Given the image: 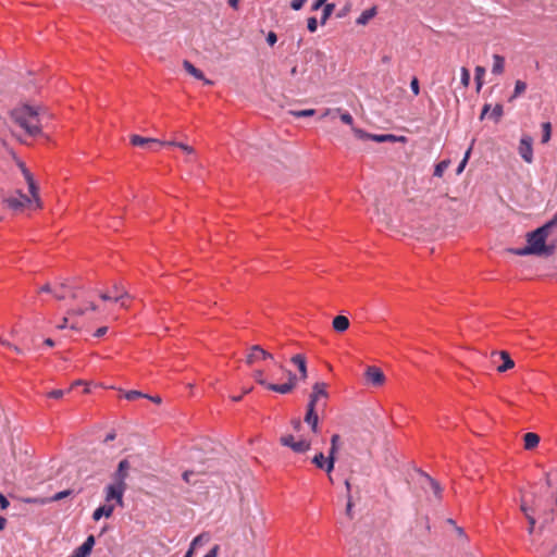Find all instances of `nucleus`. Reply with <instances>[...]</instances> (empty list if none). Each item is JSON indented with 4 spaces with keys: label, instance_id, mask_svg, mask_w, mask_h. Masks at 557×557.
Returning <instances> with one entry per match:
<instances>
[{
    "label": "nucleus",
    "instance_id": "obj_64",
    "mask_svg": "<svg viewBox=\"0 0 557 557\" xmlns=\"http://www.w3.org/2000/svg\"><path fill=\"white\" fill-rule=\"evenodd\" d=\"M194 475V472L193 471H185L183 473V479L186 481V482H190V476Z\"/></svg>",
    "mask_w": 557,
    "mask_h": 557
},
{
    "label": "nucleus",
    "instance_id": "obj_5",
    "mask_svg": "<svg viewBox=\"0 0 557 557\" xmlns=\"http://www.w3.org/2000/svg\"><path fill=\"white\" fill-rule=\"evenodd\" d=\"M126 488H123L122 486L114 485V484H108L104 488V498L106 504H114L115 506L123 507V496Z\"/></svg>",
    "mask_w": 557,
    "mask_h": 557
},
{
    "label": "nucleus",
    "instance_id": "obj_46",
    "mask_svg": "<svg viewBox=\"0 0 557 557\" xmlns=\"http://www.w3.org/2000/svg\"><path fill=\"white\" fill-rule=\"evenodd\" d=\"M334 465H335V457L327 456L323 469H325V471L330 474L334 469Z\"/></svg>",
    "mask_w": 557,
    "mask_h": 557
},
{
    "label": "nucleus",
    "instance_id": "obj_57",
    "mask_svg": "<svg viewBox=\"0 0 557 557\" xmlns=\"http://www.w3.org/2000/svg\"><path fill=\"white\" fill-rule=\"evenodd\" d=\"M107 332H108V327H107V326H101V327H99V329L95 332L94 336H95V337H102L103 335H106V333H107Z\"/></svg>",
    "mask_w": 557,
    "mask_h": 557
},
{
    "label": "nucleus",
    "instance_id": "obj_16",
    "mask_svg": "<svg viewBox=\"0 0 557 557\" xmlns=\"http://www.w3.org/2000/svg\"><path fill=\"white\" fill-rule=\"evenodd\" d=\"M292 362L298 368L300 372V379L305 380L307 377V362L302 355H295L292 358Z\"/></svg>",
    "mask_w": 557,
    "mask_h": 557
},
{
    "label": "nucleus",
    "instance_id": "obj_20",
    "mask_svg": "<svg viewBox=\"0 0 557 557\" xmlns=\"http://www.w3.org/2000/svg\"><path fill=\"white\" fill-rule=\"evenodd\" d=\"M376 14V9L373 7V8H370L368 10H364L360 16L357 18V24L358 25H366L371 18H373Z\"/></svg>",
    "mask_w": 557,
    "mask_h": 557
},
{
    "label": "nucleus",
    "instance_id": "obj_43",
    "mask_svg": "<svg viewBox=\"0 0 557 557\" xmlns=\"http://www.w3.org/2000/svg\"><path fill=\"white\" fill-rule=\"evenodd\" d=\"M297 442V440H295V437L293 435H285V436H282L281 437V444L283 446H287L292 449L293 445H295V443Z\"/></svg>",
    "mask_w": 557,
    "mask_h": 557
},
{
    "label": "nucleus",
    "instance_id": "obj_24",
    "mask_svg": "<svg viewBox=\"0 0 557 557\" xmlns=\"http://www.w3.org/2000/svg\"><path fill=\"white\" fill-rule=\"evenodd\" d=\"M183 65L186 72L195 78L205 79L203 73L199 69L195 67L189 61H184Z\"/></svg>",
    "mask_w": 557,
    "mask_h": 557
},
{
    "label": "nucleus",
    "instance_id": "obj_21",
    "mask_svg": "<svg viewBox=\"0 0 557 557\" xmlns=\"http://www.w3.org/2000/svg\"><path fill=\"white\" fill-rule=\"evenodd\" d=\"M311 442L305 438L298 440L295 445H293L292 450L298 454L306 453L310 449Z\"/></svg>",
    "mask_w": 557,
    "mask_h": 557
},
{
    "label": "nucleus",
    "instance_id": "obj_30",
    "mask_svg": "<svg viewBox=\"0 0 557 557\" xmlns=\"http://www.w3.org/2000/svg\"><path fill=\"white\" fill-rule=\"evenodd\" d=\"M542 129H543V134H542V143L543 144H546L549 141L550 139V136H552V125L549 122H545L542 124Z\"/></svg>",
    "mask_w": 557,
    "mask_h": 557
},
{
    "label": "nucleus",
    "instance_id": "obj_35",
    "mask_svg": "<svg viewBox=\"0 0 557 557\" xmlns=\"http://www.w3.org/2000/svg\"><path fill=\"white\" fill-rule=\"evenodd\" d=\"M503 114H504V108H503V106H502V104H496V106L493 108V110H492V112H491L490 117H491V119H493V120H495L496 122H498V121H499V119L503 116Z\"/></svg>",
    "mask_w": 557,
    "mask_h": 557
},
{
    "label": "nucleus",
    "instance_id": "obj_45",
    "mask_svg": "<svg viewBox=\"0 0 557 557\" xmlns=\"http://www.w3.org/2000/svg\"><path fill=\"white\" fill-rule=\"evenodd\" d=\"M67 284H62L60 289H54L52 292L53 296L57 298V299H64L66 297V293H65V289L67 288Z\"/></svg>",
    "mask_w": 557,
    "mask_h": 557
},
{
    "label": "nucleus",
    "instance_id": "obj_63",
    "mask_svg": "<svg viewBox=\"0 0 557 557\" xmlns=\"http://www.w3.org/2000/svg\"><path fill=\"white\" fill-rule=\"evenodd\" d=\"M292 423H293V428H294L295 431H299L300 430L301 421L299 419L294 420Z\"/></svg>",
    "mask_w": 557,
    "mask_h": 557
},
{
    "label": "nucleus",
    "instance_id": "obj_4",
    "mask_svg": "<svg viewBox=\"0 0 557 557\" xmlns=\"http://www.w3.org/2000/svg\"><path fill=\"white\" fill-rule=\"evenodd\" d=\"M327 385L324 382H318L312 386V393L309 396V401L307 405L313 407H320L324 409L326 407L325 399L327 398Z\"/></svg>",
    "mask_w": 557,
    "mask_h": 557
},
{
    "label": "nucleus",
    "instance_id": "obj_40",
    "mask_svg": "<svg viewBox=\"0 0 557 557\" xmlns=\"http://www.w3.org/2000/svg\"><path fill=\"white\" fill-rule=\"evenodd\" d=\"M253 379L256 380L257 383H259L260 385L264 386L265 388H267V384H270L263 377V371L262 370L253 371Z\"/></svg>",
    "mask_w": 557,
    "mask_h": 557
},
{
    "label": "nucleus",
    "instance_id": "obj_50",
    "mask_svg": "<svg viewBox=\"0 0 557 557\" xmlns=\"http://www.w3.org/2000/svg\"><path fill=\"white\" fill-rule=\"evenodd\" d=\"M129 468H131V465L127 459H123L119 462L117 470H120V472L128 473Z\"/></svg>",
    "mask_w": 557,
    "mask_h": 557
},
{
    "label": "nucleus",
    "instance_id": "obj_53",
    "mask_svg": "<svg viewBox=\"0 0 557 557\" xmlns=\"http://www.w3.org/2000/svg\"><path fill=\"white\" fill-rule=\"evenodd\" d=\"M306 1L307 0H292L290 1V7H292L293 10L298 11V10H300L304 7Z\"/></svg>",
    "mask_w": 557,
    "mask_h": 557
},
{
    "label": "nucleus",
    "instance_id": "obj_48",
    "mask_svg": "<svg viewBox=\"0 0 557 557\" xmlns=\"http://www.w3.org/2000/svg\"><path fill=\"white\" fill-rule=\"evenodd\" d=\"M307 28L310 33H314L318 28V21L314 16L309 17L307 21Z\"/></svg>",
    "mask_w": 557,
    "mask_h": 557
},
{
    "label": "nucleus",
    "instance_id": "obj_15",
    "mask_svg": "<svg viewBox=\"0 0 557 557\" xmlns=\"http://www.w3.org/2000/svg\"><path fill=\"white\" fill-rule=\"evenodd\" d=\"M294 387H295L294 382H287L284 384H274V383L267 384L268 389L280 393V394H288L293 391Z\"/></svg>",
    "mask_w": 557,
    "mask_h": 557
},
{
    "label": "nucleus",
    "instance_id": "obj_29",
    "mask_svg": "<svg viewBox=\"0 0 557 557\" xmlns=\"http://www.w3.org/2000/svg\"><path fill=\"white\" fill-rule=\"evenodd\" d=\"M485 75V69L483 66H476L475 67V83H476V90L480 91V89L483 86V78Z\"/></svg>",
    "mask_w": 557,
    "mask_h": 557
},
{
    "label": "nucleus",
    "instance_id": "obj_32",
    "mask_svg": "<svg viewBox=\"0 0 557 557\" xmlns=\"http://www.w3.org/2000/svg\"><path fill=\"white\" fill-rule=\"evenodd\" d=\"M163 146H175V147H178L181 148L184 152H186L187 154H191L194 153V150L191 147L183 144V143H177V141H163Z\"/></svg>",
    "mask_w": 557,
    "mask_h": 557
},
{
    "label": "nucleus",
    "instance_id": "obj_36",
    "mask_svg": "<svg viewBox=\"0 0 557 557\" xmlns=\"http://www.w3.org/2000/svg\"><path fill=\"white\" fill-rule=\"evenodd\" d=\"M521 510L524 512L529 521V532L532 533L535 525V518L529 513V508L524 505L521 506Z\"/></svg>",
    "mask_w": 557,
    "mask_h": 557
},
{
    "label": "nucleus",
    "instance_id": "obj_42",
    "mask_svg": "<svg viewBox=\"0 0 557 557\" xmlns=\"http://www.w3.org/2000/svg\"><path fill=\"white\" fill-rule=\"evenodd\" d=\"M139 397H148V395L143 394L139 391H128V392L125 393V398L127 400H135V399H137Z\"/></svg>",
    "mask_w": 557,
    "mask_h": 557
},
{
    "label": "nucleus",
    "instance_id": "obj_62",
    "mask_svg": "<svg viewBox=\"0 0 557 557\" xmlns=\"http://www.w3.org/2000/svg\"><path fill=\"white\" fill-rule=\"evenodd\" d=\"M287 373V376H288V382H294L296 384V380H297V376L295 373H293L292 371L287 370L286 371Z\"/></svg>",
    "mask_w": 557,
    "mask_h": 557
},
{
    "label": "nucleus",
    "instance_id": "obj_2",
    "mask_svg": "<svg viewBox=\"0 0 557 557\" xmlns=\"http://www.w3.org/2000/svg\"><path fill=\"white\" fill-rule=\"evenodd\" d=\"M557 225V214L553 220L544 224L543 226L536 228L535 231L528 234V245L522 248H517L513 250V253L517 256H547L552 252V249L546 246V239L548 236L549 230Z\"/></svg>",
    "mask_w": 557,
    "mask_h": 557
},
{
    "label": "nucleus",
    "instance_id": "obj_9",
    "mask_svg": "<svg viewBox=\"0 0 557 557\" xmlns=\"http://www.w3.org/2000/svg\"><path fill=\"white\" fill-rule=\"evenodd\" d=\"M519 153L527 163H531L533 161L532 138L530 136H523L521 138Z\"/></svg>",
    "mask_w": 557,
    "mask_h": 557
},
{
    "label": "nucleus",
    "instance_id": "obj_14",
    "mask_svg": "<svg viewBox=\"0 0 557 557\" xmlns=\"http://www.w3.org/2000/svg\"><path fill=\"white\" fill-rule=\"evenodd\" d=\"M114 511V504H104L99 506L92 513V519L99 521L101 518H109Z\"/></svg>",
    "mask_w": 557,
    "mask_h": 557
},
{
    "label": "nucleus",
    "instance_id": "obj_37",
    "mask_svg": "<svg viewBox=\"0 0 557 557\" xmlns=\"http://www.w3.org/2000/svg\"><path fill=\"white\" fill-rule=\"evenodd\" d=\"M460 82L463 87H468L470 84V72L467 67H461Z\"/></svg>",
    "mask_w": 557,
    "mask_h": 557
},
{
    "label": "nucleus",
    "instance_id": "obj_61",
    "mask_svg": "<svg viewBox=\"0 0 557 557\" xmlns=\"http://www.w3.org/2000/svg\"><path fill=\"white\" fill-rule=\"evenodd\" d=\"M218 550H219V547L215 545L214 547H212L206 555L205 557H216L218 555Z\"/></svg>",
    "mask_w": 557,
    "mask_h": 557
},
{
    "label": "nucleus",
    "instance_id": "obj_60",
    "mask_svg": "<svg viewBox=\"0 0 557 557\" xmlns=\"http://www.w3.org/2000/svg\"><path fill=\"white\" fill-rule=\"evenodd\" d=\"M99 296L104 301L114 300V296L110 293H101Z\"/></svg>",
    "mask_w": 557,
    "mask_h": 557
},
{
    "label": "nucleus",
    "instance_id": "obj_59",
    "mask_svg": "<svg viewBox=\"0 0 557 557\" xmlns=\"http://www.w3.org/2000/svg\"><path fill=\"white\" fill-rule=\"evenodd\" d=\"M326 1L327 0H315L314 3L312 4V10L313 11L319 10L322 5L326 4Z\"/></svg>",
    "mask_w": 557,
    "mask_h": 557
},
{
    "label": "nucleus",
    "instance_id": "obj_52",
    "mask_svg": "<svg viewBox=\"0 0 557 557\" xmlns=\"http://www.w3.org/2000/svg\"><path fill=\"white\" fill-rule=\"evenodd\" d=\"M410 88L412 90V92L417 96L419 95L420 92V86H419V81L417 77H413L410 82Z\"/></svg>",
    "mask_w": 557,
    "mask_h": 557
},
{
    "label": "nucleus",
    "instance_id": "obj_47",
    "mask_svg": "<svg viewBox=\"0 0 557 557\" xmlns=\"http://www.w3.org/2000/svg\"><path fill=\"white\" fill-rule=\"evenodd\" d=\"M356 137L360 138V139H370L371 140V135L372 134H369L367 133L366 131L361 129V128H352Z\"/></svg>",
    "mask_w": 557,
    "mask_h": 557
},
{
    "label": "nucleus",
    "instance_id": "obj_25",
    "mask_svg": "<svg viewBox=\"0 0 557 557\" xmlns=\"http://www.w3.org/2000/svg\"><path fill=\"white\" fill-rule=\"evenodd\" d=\"M425 481L436 497H441L442 488L441 485L428 474H424Z\"/></svg>",
    "mask_w": 557,
    "mask_h": 557
},
{
    "label": "nucleus",
    "instance_id": "obj_51",
    "mask_svg": "<svg viewBox=\"0 0 557 557\" xmlns=\"http://www.w3.org/2000/svg\"><path fill=\"white\" fill-rule=\"evenodd\" d=\"M1 344L8 348H11L13 349L16 354H23V349L20 348L18 346H15V345H12L10 342H8L7 339H1Z\"/></svg>",
    "mask_w": 557,
    "mask_h": 557
},
{
    "label": "nucleus",
    "instance_id": "obj_8",
    "mask_svg": "<svg viewBox=\"0 0 557 557\" xmlns=\"http://www.w3.org/2000/svg\"><path fill=\"white\" fill-rule=\"evenodd\" d=\"M319 409H321V408L307 405V410H306V414L304 418V421L310 426V429L313 433L319 432V416H318Z\"/></svg>",
    "mask_w": 557,
    "mask_h": 557
},
{
    "label": "nucleus",
    "instance_id": "obj_41",
    "mask_svg": "<svg viewBox=\"0 0 557 557\" xmlns=\"http://www.w3.org/2000/svg\"><path fill=\"white\" fill-rule=\"evenodd\" d=\"M87 310L96 311V310H97V306H96L94 302H89V304H88V307H86V308L73 309V310L71 311V313L82 315V314H84Z\"/></svg>",
    "mask_w": 557,
    "mask_h": 557
},
{
    "label": "nucleus",
    "instance_id": "obj_56",
    "mask_svg": "<svg viewBox=\"0 0 557 557\" xmlns=\"http://www.w3.org/2000/svg\"><path fill=\"white\" fill-rule=\"evenodd\" d=\"M9 505L10 503L7 499V497L2 493H0V508L2 510H5L9 507Z\"/></svg>",
    "mask_w": 557,
    "mask_h": 557
},
{
    "label": "nucleus",
    "instance_id": "obj_27",
    "mask_svg": "<svg viewBox=\"0 0 557 557\" xmlns=\"http://www.w3.org/2000/svg\"><path fill=\"white\" fill-rule=\"evenodd\" d=\"M449 164V160H443L438 162L434 168V176L442 177L444 172L448 169Z\"/></svg>",
    "mask_w": 557,
    "mask_h": 557
},
{
    "label": "nucleus",
    "instance_id": "obj_38",
    "mask_svg": "<svg viewBox=\"0 0 557 557\" xmlns=\"http://www.w3.org/2000/svg\"><path fill=\"white\" fill-rule=\"evenodd\" d=\"M335 5L333 3H326L323 9L321 23L324 24L329 16L333 13Z\"/></svg>",
    "mask_w": 557,
    "mask_h": 557
},
{
    "label": "nucleus",
    "instance_id": "obj_26",
    "mask_svg": "<svg viewBox=\"0 0 557 557\" xmlns=\"http://www.w3.org/2000/svg\"><path fill=\"white\" fill-rule=\"evenodd\" d=\"M396 136L392 134H373L371 140L375 143L396 141Z\"/></svg>",
    "mask_w": 557,
    "mask_h": 557
},
{
    "label": "nucleus",
    "instance_id": "obj_10",
    "mask_svg": "<svg viewBox=\"0 0 557 557\" xmlns=\"http://www.w3.org/2000/svg\"><path fill=\"white\" fill-rule=\"evenodd\" d=\"M261 359H270V360H273V355H271L270 352L265 351L264 349H262L260 346L258 345H255L251 347L248 356H247V363L248 364H251L258 360H261Z\"/></svg>",
    "mask_w": 557,
    "mask_h": 557
},
{
    "label": "nucleus",
    "instance_id": "obj_58",
    "mask_svg": "<svg viewBox=\"0 0 557 557\" xmlns=\"http://www.w3.org/2000/svg\"><path fill=\"white\" fill-rule=\"evenodd\" d=\"M341 112V109L339 108H336V109H326L323 114H322V117H326L329 115H332V114H336V113H339Z\"/></svg>",
    "mask_w": 557,
    "mask_h": 557
},
{
    "label": "nucleus",
    "instance_id": "obj_6",
    "mask_svg": "<svg viewBox=\"0 0 557 557\" xmlns=\"http://www.w3.org/2000/svg\"><path fill=\"white\" fill-rule=\"evenodd\" d=\"M131 143L136 147H141L150 150H158L159 147L163 146V141H160L156 138L143 137L139 135H133L131 137Z\"/></svg>",
    "mask_w": 557,
    "mask_h": 557
},
{
    "label": "nucleus",
    "instance_id": "obj_55",
    "mask_svg": "<svg viewBox=\"0 0 557 557\" xmlns=\"http://www.w3.org/2000/svg\"><path fill=\"white\" fill-rule=\"evenodd\" d=\"M277 41V36L274 32H269L268 35H267V42L270 45V46H274Z\"/></svg>",
    "mask_w": 557,
    "mask_h": 557
},
{
    "label": "nucleus",
    "instance_id": "obj_12",
    "mask_svg": "<svg viewBox=\"0 0 557 557\" xmlns=\"http://www.w3.org/2000/svg\"><path fill=\"white\" fill-rule=\"evenodd\" d=\"M366 376L375 386L382 385L385 380L384 373L376 367H369L366 371Z\"/></svg>",
    "mask_w": 557,
    "mask_h": 557
},
{
    "label": "nucleus",
    "instance_id": "obj_31",
    "mask_svg": "<svg viewBox=\"0 0 557 557\" xmlns=\"http://www.w3.org/2000/svg\"><path fill=\"white\" fill-rule=\"evenodd\" d=\"M314 109H305V110H292L290 114L295 117H308L314 115Z\"/></svg>",
    "mask_w": 557,
    "mask_h": 557
},
{
    "label": "nucleus",
    "instance_id": "obj_22",
    "mask_svg": "<svg viewBox=\"0 0 557 557\" xmlns=\"http://www.w3.org/2000/svg\"><path fill=\"white\" fill-rule=\"evenodd\" d=\"M209 540L210 536L208 534H199L191 541L188 549L194 553L198 546L205 545Z\"/></svg>",
    "mask_w": 557,
    "mask_h": 557
},
{
    "label": "nucleus",
    "instance_id": "obj_39",
    "mask_svg": "<svg viewBox=\"0 0 557 557\" xmlns=\"http://www.w3.org/2000/svg\"><path fill=\"white\" fill-rule=\"evenodd\" d=\"M326 461V458L324 456L323 453H319L317 454L313 459H312V463H314L318 468L320 469H323L324 468V463Z\"/></svg>",
    "mask_w": 557,
    "mask_h": 557
},
{
    "label": "nucleus",
    "instance_id": "obj_3",
    "mask_svg": "<svg viewBox=\"0 0 557 557\" xmlns=\"http://www.w3.org/2000/svg\"><path fill=\"white\" fill-rule=\"evenodd\" d=\"M11 116L27 135L35 137L41 133V121L38 109L24 104L15 108L12 111Z\"/></svg>",
    "mask_w": 557,
    "mask_h": 557
},
{
    "label": "nucleus",
    "instance_id": "obj_44",
    "mask_svg": "<svg viewBox=\"0 0 557 557\" xmlns=\"http://www.w3.org/2000/svg\"><path fill=\"white\" fill-rule=\"evenodd\" d=\"M338 114H339V117H341V120H342V122H343V123H345V124H347V125H352V123H354V117H352V115H351L349 112H347V111H344V112H343V111L341 110V112H339Z\"/></svg>",
    "mask_w": 557,
    "mask_h": 557
},
{
    "label": "nucleus",
    "instance_id": "obj_34",
    "mask_svg": "<svg viewBox=\"0 0 557 557\" xmlns=\"http://www.w3.org/2000/svg\"><path fill=\"white\" fill-rule=\"evenodd\" d=\"M470 153H471V148H469V149L466 151L463 159L461 160V162H460V163H459V165L457 166V169H456V174H457V175H460V174L463 172V170H465V168H466V165H467V163H468V160H469V158H470Z\"/></svg>",
    "mask_w": 557,
    "mask_h": 557
},
{
    "label": "nucleus",
    "instance_id": "obj_17",
    "mask_svg": "<svg viewBox=\"0 0 557 557\" xmlns=\"http://www.w3.org/2000/svg\"><path fill=\"white\" fill-rule=\"evenodd\" d=\"M524 448L531 450L535 448L540 443V436L536 433H525L523 436Z\"/></svg>",
    "mask_w": 557,
    "mask_h": 557
},
{
    "label": "nucleus",
    "instance_id": "obj_1",
    "mask_svg": "<svg viewBox=\"0 0 557 557\" xmlns=\"http://www.w3.org/2000/svg\"><path fill=\"white\" fill-rule=\"evenodd\" d=\"M22 174L27 183L30 197L23 194L22 190H15L12 195L3 198L7 206L15 211L23 210L26 207L40 208L41 201L38 196V186L34 181L32 173L26 169L24 163H20Z\"/></svg>",
    "mask_w": 557,
    "mask_h": 557
},
{
    "label": "nucleus",
    "instance_id": "obj_19",
    "mask_svg": "<svg viewBox=\"0 0 557 557\" xmlns=\"http://www.w3.org/2000/svg\"><path fill=\"white\" fill-rule=\"evenodd\" d=\"M493 67H492V73L495 74V75H500L503 72H504V69H505V59L504 57L499 55V54H494L493 55Z\"/></svg>",
    "mask_w": 557,
    "mask_h": 557
},
{
    "label": "nucleus",
    "instance_id": "obj_54",
    "mask_svg": "<svg viewBox=\"0 0 557 557\" xmlns=\"http://www.w3.org/2000/svg\"><path fill=\"white\" fill-rule=\"evenodd\" d=\"M65 394V391L63 389H53L48 393V397L59 399Z\"/></svg>",
    "mask_w": 557,
    "mask_h": 557
},
{
    "label": "nucleus",
    "instance_id": "obj_11",
    "mask_svg": "<svg viewBox=\"0 0 557 557\" xmlns=\"http://www.w3.org/2000/svg\"><path fill=\"white\" fill-rule=\"evenodd\" d=\"M94 545H95V536L94 535L87 536L85 542L73 552L72 557H88L89 554L91 553Z\"/></svg>",
    "mask_w": 557,
    "mask_h": 557
},
{
    "label": "nucleus",
    "instance_id": "obj_18",
    "mask_svg": "<svg viewBox=\"0 0 557 557\" xmlns=\"http://www.w3.org/2000/svg\"><path fill=\"white\" fill-rule=\"evenodd\" d=\"M333 327L337 332H345L349 327V320L345 315H336L333 319Z\"/></svg>",
    "mask_w": 557,
    "mask_h": 557
},
{
    "label": "nucleus",
    "instance_id": "obj_33",
    "mask_svg": "<svg viewBox=\"0 0 557 557\" xmlns=\"http://www.w3.org/2000/svg\"><path fill=\"white\" fill-rule=\"evenodd\" d=\"M338 442H339V435L338 434H334L331 437V447H330V450H329V456L335 457V454H336V451L338 449Z\"/></svg>",
    "mask_w": 557,
    "mask_h": 557
},
{
    "label": "nucleus",
    "instance_id": "obj_49",
    "mask_svg": "<svg viewBox=\"0 0 557 557\" xmlns=\"http://www.w3.org/2000/svg\"><path fill=\"white\" fill-rule=\"evenodd\" d=\"M70 494H71V491H70V490L61 491V492H59V493L54 494V495L52 496L51 500H53V502L61 500V499H63V498L67 497Z\"/></svg>",
    "mask_w": 557,
    "mask_h": 557
},
{
    "label": "nucleus",
    "instance_id": "obj_13",
    "mask_svg": "<svg viewBox=\"0 0 557 557\" xmlns=\"http://www.w3.org/2000/svg\"><path fill=\"white\" fill-rule=\"evenodd\" d=\"M112 295L114 296V301L119 302L121 307L126 308V299H129V294L125 290V288L120 284H114L112 287Z\"/></svg>",
    "mask_w": 557,
    "mask_h": 557
},
{
    "label": "nucleus",
    "instance_id": "obj_7",
    "mask_svg": "<svg viewBox=\"0 0 557 557\" xmlns=\"http://www.w3.org/2000/svg\"><path fill=\"white\" fill-rule=\"evenodd\" d=\"M492 358L493 363H497L498 360H502V364L496 367L498 372H506L515 367V362L507 351L493 352Z\"/></svg>",
    "mask_w": 557,
    "mask_h": 557
},
{
    "label": "nucleus",
    "instance_id": "obj_28",
    "mask_svg": "<svg viewBox=\"0 0 557 557\" xmlns=\"http://www.w3.org/2000/svg\"><path fill=\"white\" fill-rule=\"evenodd\" d=\"M527 89V84L523 81H517L515 84L513 94L509 100L516 99L521 96Z\"/></svg>",
    "mask_w": 557,
    "mask_h": 557
},
{
    "label": "nucleus",
    "instance_id": "obj_23",
    "mask_svg": "<svg viewBox=\"0 0 557 557\" xmlns=\"http://www.w3.org/2000/svg\"><path fill=\"white\" fill-rule=\"evenodd\" d=\"M128 473L127 472H120V470L116 469L114 472L112 479L113 482L111 484L122 486L123 488H126V479Z\"/></svg>",
    "mask_w": 557,
    "mask_h": 557
}]
</instances>
